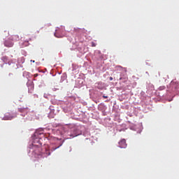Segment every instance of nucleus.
<instances>
[{"label":"nucleus","mask_w":179,"mask_h":179,"mask_svg":"<svg viewBox=\"0 0 179 179\" xmlns=\"http://www.w3.org/2000/svg\"><path fill=\"white\" fill-rule=\"evenodd\" d=\"M33 153H34V155H37V156H40V155H41V146L33 144Z\"/></svg>","instance_id":"obj_1"},{"label":"nucleus","mask_w":179,"mask_h":179,"mask_svg":"<svg viewBox=\"0 0 179 179\" xmlns=\"http://www.w3.org/2000/svg\"><path fill=\"white\" fill-rule=\"evenodd\" d=\"M119 148L121 149H125L127 148V141L125 139H122L119 141Z\"/></svg>","instance_id":"obj_2"},{"label":"nucleus","mask_w":179,"mask_h":179,"mask_svg":"<svg viewBox=\"0 0 179 179\" xmlns=\"http://www.w3.org/2000/svg\"><path fill=\"white\" fill-rule=\"evenodd\" d=\"M70 136H71V138H75V137L78 136V134H75V135L70 134Z\"/></svg>","instance_id":"obj_3"},{"label":"nucleus","mask_w":179,"mask_h":179,"mask_svg":"<svg viewBox=\"0 0 179 179\" xmlns=\"http://www.w3.org/2000/svg\"><path fill=\"white\" fill-rule=\"evenodd\" d=\"M96 44L94 42H92V47H96Z\"/></svg>","instance_id":"obj_4"},{"label":"nucleus","mask_w":179,"mask_h":179,"mask_svg":"<svg viewBox=\"0 0 179 179\" xmlns=\"http://www.w3.org/2000/svg\"><path fill=\"white\" fill-rule=\"evenodd\" d=\"M103 99H107V96H103Z\"/></svg>","instance_id":"obj_5"},{"label":"nucleus","mask_w":179,"mask_h":179,"mask_svg":"<svg viewBox=\"0 0 179 179\" xmlns=\"http://www.w3.org/2000/svg\"><path fill=\"white\" fill-rule=\"evenodd\" d=\"M37 76H38V74H34L35 78H37Z\"/></svg>","instance_id":"obj_6"},{"label":"nucleus","mask_w":179,"mask_h":179,"mask_svg":"<svg viewBox=\"0 0 179 179\" xmlns=\"http://www.w3.org/2000/svg\"><path fill=\"white\" fill-rule=\"evenodd\" d=\"M109 80H113V77H110Z\"/></svg>","instance_id":"obj_7"},{"label":"nucleus","mask_w":179,"mask_h":179,"mask_svg":"<svg viewBox=\"0 0 179 179\" xmlns=\"http://www.w3.org/2000/svg\"><path fill=\"white\" fill-rule=\"evenodd\" d=\"M55 36L59 38V36H57L56 34H55Z\"/></svg>","instance_id":"obj_8"},{"label":"nucleus","mask_w":179,"mask_h":179,"mask_svg":"<svg viewBox=\"0 0 179 179\" xmlns=\"http://www.w3.org/2000/svg\"><path fill=\"white\" fill-rule=\"evenodd\" d=\"M124 79H128V77L125 76V77L124 78Z\"/></svg>","instance_id":"obj_9"},{"label":"nucleus","mask_w":179,"mask_h":179,"mask_svg":"<svg viewBox=\"0 0 179 179\" xmlns=\"http://www.w3.org/2000/svg\"><path fill=\"white\" fill-rule=\"evenodd\" d=\"M120 80H122V77H120Z\"/></svg>","instance_id":"obj_10"},{"label":"nucleus","mask_w":179,"mask_h":179,"mask_svg":"<svg viewBox=\"0 0 179 179\" xmlns=\"http://www.w3.org/2000/svg\"><path fill=\"white\" fill-rule=\"evenodd\" d=\"M117 68H122L121 66H117Z\"/></svg>","instance_id":"obj_11"},{"label":"nucleus","mask_w":179,"mask_h":179,"mask_svg":"<svg viewBox=\"0 0 179 179\" xmlns=\"http://www.w3.org/2000/svg\"><path fill=\"white\" fill-rule=\"evenodd\" d=\"M74 30H75L76 31H78V29H74Z\"/></svg>","instance_id":"obj_12"},{"label":"nucleus","mask_w":179,"mask_h":179,"mask_svg":"<svg viewBox=\"0 0 179 179\" xmlns=\"http://www.w3.org/2000/svg\"><path fill=\"white\" fill-rule=\"evenodd\" d=\"M32 62H34V61H32Z\"/></svg>","instance_id":"obj_13"}]
</instances>
